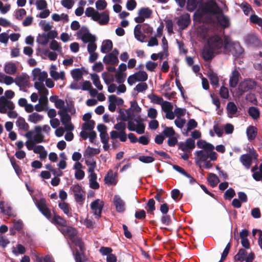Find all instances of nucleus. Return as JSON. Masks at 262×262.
I'll use <instances>...</instances> for the list:
<instances>
[{"mask_svg": "<svg viewBox=\"0 0 262 262\" xmlns=\"http://www.w3.org/2000/svg\"><path fill=\"white\" fill-rule=\"evenodd\" d=\"M240 74L239 72L236 69H234L232 72L231 76L230 77L229 85L230 87L234 88L236 86Z\"/></svg>", "mask_w": 262, "mask_h": 262, "instance_id": "obj_17", "label": "nucleus"}, {"mask_svg": "<svg viewBox=\"0 0 262 262\" xmlns=\"http://www.w3.org/2000/svg\"><path fill=\"white\" fill-rule=\"evenodd\" d=\"M207 181L212 187H215L220 182V179L215 174L213 173H210L208 174Z\"/></svg>", "mask_w": 262, "mask_h": 262, "instance_id": "obj_36", "label": "nucleus"}, {"mask_svg": "<svg viewBox=\"0 0 262 262\" xmlns=\"http://www.w3.org/2000/svg\"><path fill=\"white\" fill-rule=\"evenodd\" d=\"M37 42L42 46H46L49 42V39L47 36V34L43 33L42 34H39L37 37Z\"/></svg>", "mask_w": 262, "mask_h": 262, "instance_id": "obj_49", "label": "nucleus"}, {"mask_svg": "<svg viewBox=\"0 0 262 262\" xmlns=\"http://www.w3.org/2000/svg\"><path fill=\"white\" fill-rule=\"evenodd\" d=\"M0 209L3 214L9 216L12 215V208L8 205L5 207L4 202L3 201L0 202Z\"/></svg>", "mask_w": 262, "mask_h": 262, "instance_id": "obj_46", "label": "nucleus"}, {"mask_svg": "<svg viewBox=\"0 0 262 262\" xmlns=\"http://www.w3.org/2000/svg\"><path fill=\"white\" fill-rule=\"evenodd\" d=\"M85 13L88 17H92L93 20H98L99 13L97 11H96L93 7H90L87 8Z\"/></svg>", "mask_w": 262, "mask_h": 262, "instance_id": "obj_30", "label": "nucleus"}, {"mask_svg": "<svg viewBox=\"0 0 262 262\" xmlns=\"http://www.w3.org/2000/svg\"><path fill=\"white\" fill-rule=\"evenodd\" d=\"M16 124L20 129L25 131H27L29 129V126L28 124L25 121V119L21 117L18 118L16 122Z\"/></svg>", "mask_w": 262, "mask_h": 262, "instance_id": "obj_40", "label": "nucleus"}, {"mask_svg": "<svg viewBox=\"0 0 262 262\" xmlns=\"http://www.w3.org/2000/svg\"><path fill=\"white\" fill-rule=\"evenodd\" d=\"M152 13V10L148 7H142L138 11L139 16L135 18V21L137 23H142L145 18H149Z\"/></svg>", "mask_w": 262, "mask_h": 262, "instance_id": "obj_7", "label": "nucleus"}, {"mask_svg": "<svg viewBox=\"0 0 262 262\" xmlns=\"http://www.w3.org/2000/svg\"><path fill=\"white\" fill-rule=\"evenodd\" d=\"M104 206V202L99 199H96L91 204V208L95 215L98 217L101 216V212Z\"/></svg>", "mask_w": 262, "mask_h": 262, "instance_id": "obj_12", "label": "nucleus"}, {"mask_svg": "<svg viewBox=\"0 0 262 262\" xmlns=\"http://www.w3.org/2000/svg\"><path fill=\"white\" fill-rule=\"evenodd\" d=\"M126 76V75L125 73L123 72H117L115 75L116 82L118 83H122L124 82Z\"/></svg>", "mask_w": 262, "mask_h": 262, "instance_id": "obj_61", "label": "nucleus"}, {"mask_svg": "<svg viewBox=\"0 0 262 262\" xmlns=\"http://www.w3.org/2000/svg\"><path fill=\"white\" fill-rule=\"evenodd\" d=\"M239 7L246 15H248L251 12H254L251 6L246 2H243L239 5Z\"/></svg>", "mask_w": 262, "mask_h": 262, "instance_id": "obj_42", "label": "nucleus"}, {"mask_svg": "<svg viewBox=\"0 0 262 262\" xmlns=\"http://www.w3.org/2000/svg\"><path fill=\"white\" fill-rule=\"evenodd\" d=\"M103 61L105 64L115 65L119 62L118 57L110 53L106 54L104 57Z\"/></svg>", "mask_w": 262, "mask_h": 262, "instance_id": "obj_20", "label": "nucleus"}, {"mask_svg": "<svg viewBox=\"0 0 262 262\" xmlns=\"http://www.w3.org/2000/svg\"><path fill=\"white\" fill-rule=\"evenodd\" d=\"M248 113L253 119H257L259 117V112L257 108L252 106L250 107L248 110Z\"/></svg>", "mask_w": 262, "mask_h": 262, "instance_id": "obj_47", "label": "nucleus"}, {"mask_svg": "<svg viewBox=\"0 0 262 262\" xmlns=\"http://www.w3.org/2000/svg\"><path fill=\"white\" fill-rule=\"evenodd\" d=\"M68 111L72 113V109L69 108L68 110L67 108H62L58 112V115L60 116V120L62 124H65L69 123L71 121V117L70 115L68 113Z\"/></svg>", "mask_w": 262, "mask_h": 262, "instance_id": "obj_14", "label": "nucleus"}, {"mask_svg": "<svg viewBox=\"0 0 262 262\" xmlns=\"http://www.w3.org/2000/svg\"><path fill=\"white\" fill-rule=\"evenodd\" d=\"M114 128L119 132H125L126 125L124 121H121L120 122L114 125Z\"/></svg>", "mask_w": 262, "mask_h": 262, "instance_id": "obj_58", "label": "nucleus"}, {"mask_svg": "<svg viewBox=\"0 0 262 262\" xmlns=\"http://www.w3.org/2000/svg\"><path fill=\"white\" fill-rule=\"evenodd\" d=\"M75 259L76 262H82L85 258L84 253L80 252L78 250H75Z\"/></svg>", "mask_w": 262, "mask_h": 262, "instance_id": "obj_60", "label": "nucleus"}, {"mask_svg": "<svg viewBox=\"0 0 262 262\" xmlns=\"http://www.w3.org/2000/svg\"><path fill=\"white\" fill-rule=\"evenodd\" d=\"M216 20L219 25L224 28L230 26L229 18L223 14V12L222 13L217 15Z\"/></svg>", "mask_w": 262, "mask_h": 262, "instance_id": "obj_19", "label": "nucleus"}, {"mask_svg": "<svg viewBox=\"0 0 262 262\" xmlns=\"http://www.w3.org/2000/svg\"><path fill=\"white\" fill-rule=\"evenodd\" d=\"M113 48V42L110 39H107L102 42L101 47V52L103 53H106L112 50Z\"/></svg>", "mask_w": 262, "mask_h": 262, "instance_id": "obj_33", "label": "nucleus"}, {"mask_svg": "<svg viewBox=\"0 0 262 262\" xmlns=\"http://www.w3.org/2000/svg\"><path fill=\"white\" fill-rule=\"evenodd\" d=\"M256 84V82L250 79H245L242 81L238 87V91L239 95H242L244 93L254 89Z\"/></svg>", "mask_w": 262, "mask_h": 262, "instance_id": "obj_5", "label": "nucleus"}, {"mask_svg": "<svg viewBox=\"0 0 262 262\" xmlns=\"http://www.w3.org/2000/svg\"><path fill=\"white\" fill-rule=\"evenodd\" d=\"M130 108L127 110L119 109V115L117 118V120H121L122 121H126L129 119H132V118L129 114Z\"/></svg>", "mask_w": 262, "mask_h": 262, "instance_id": "obj_21", "label": "nucleus"}, {"mask_svg": "<svg viewBox=\"0 0 262 262\" xmlns=\"http://www.w3.org/2000/svg\"><path fill=\"white\" fill-rule=\"evenodd\" d=\"M15 82L19 87H27L29 85V77L25 73H22L15 78Z\"/></svg>", "mask_w": 262, "mask_h": 262, "instance_id": "obj_13", "label": "nucleus"}, {"mask_svg": "<svg viewBox=\"0 0 262 262\" xmlns=\"http://www.w3.org/2000/svg\"><path fill=\"white\" fill-rule=\"evenodd\" d=\"M51 222L55 225H57L60 226V227H64L67 225V220L63 217L57 214L54 215Z\"/></svg>", "mask_w": 262, "mask_h": 262, "instance_id": "obj_24", "label": "nucleus"}, {"mask_svg": "<svg viewBox=\"0 0 262 262\" xmlns=\"http://www.w3.org/2000/svg\"><path fill=\"white\" fill-rule=\"evenodd\" d=\"M114 204L117 212H123L125 210V203L119 196L115 195Z\"/></svg>", "mask_w": 262, "mask_h": 262, "instance_id": "obj_18", "label": "nucleus"}, {"mask_svg": "<svg viewBox=\"0 0 262 262\" xmlns=\"http://www.w3.org/2000/svg\"><path fill=\"white\" fill-rule=\"evenodd\" d=\"M244 50L238 42H234L227 37L225 38L224 54H231L235 57H238L242 54Z\"/></svg>", "mask_w": 262, "mask_h": 262, "instance_id": "obj_2", "label": "nucleus"}, {"mask_svg": "<svg viewBox=\"0 0 262 262\" xmlns=\"http://www.w3.org/2000/svg\"><path fill=\"white\" fill-rule=\"evenodd\" d=\"M104 181L106 184L110 185H114L117 184V180L112 170L110 169L108 170L107 174L104 177Z\"/></svg>", "mask_w": 262, "mask_h": 262, "instance_id": "obj_22", "label": "nucleus"}, {"mask_svg": "<svg viewBox=\"0 0 262 262\" xmlns=\"http://www.w3.org/2000/svg\"><path fill=\"white\" fill-rule=\"evenodd\" d=\"M250 20L252 23L262 27V18L259 17L257 15L252 14L250 17Z\"/></svg>", "mask_w": 262, "mask_h": 262, "instance_id": "obj_52", "label": "nucleus"}, {"mask_svg": "<svg viewBox=\"0 0 262 262\" xmlns=\"http://www.w3.org/2000/svg\"><path fill=\"white\" fill-rule=\"evenodd\" d=\"M213 51H214L209 47L204 48L202 51V57L204 60L207 61L211 60L213 57Z\"/></svg>", "mask_w": 262, "mask_h": 262, "instance_id": "obj_29", "label": "nucleus"}, {"mask_svg": "<svg viewBox=\"0 0 262 262\" xmlns=\"http://www.w3.org/2000/svg\"><path fill=\"white\" fill-rule=\"evenodd\" d=\"M145 209L147 213L154 215V211L156 210L155 201L154 199H150L147 203Z\"/></svg>", "mask_w": 262, "mask_h": 262, "instance_id": "obj_37", "label": "nucleus"}, {"mask_svg": "<svg viewBox=\"0 0 262 262\" xmlns=\"http://www.w3.org/2000/svg\"><path fill=\"white\" fill-rule=\"evenodd\" d=\"M140 161L144 163H150L155 161V159L150 156H141L139 157Z\"/></svg>", "mask_w": 262, "mask_h": 262, "instance_id": "obj_64", "label": "nucleus"}, {"mask_svg": "<svg viewBox=\"0 0 262 262\" xmlns=\"http://www.w3.org/2000/svg\"><path fill=\"white\" fill-rule=\"evenodd\" d=\"M208 77L210 80L211 85H215L216 86H219V77L217 74L215 73L212 70H210L208 72Z\"/></svg>", "mask_w": 262, "mask_h": 262, "instance_id": "obj_34", "label": "nucleus"}, {"mask_svg": "<svg viewBox=\"0 0 262 262\" xmlns=\"http://www.w3.org/2000/svg\"><path fill=\"white\" fill-rule=\"evenodd\" d=\"M110 20V16L107 11H103L99 13L98 19L97 21L101 25H105L108 24Z\"/></svg>", "mask_w": 262, "mask_h": 262, "instance_id": "obj_28", "label": "nucleus"}, {"mask_svg": "<svg viewBox=\"0 0 262 262\" xmlns=\"http://www.w3.org/2000/svg\"><path fill=\"white\" fill-rule=\"evenodd\" d=\"M247 255V252L244 249H240L237 253L234 256V259L235 261H243Z\"/></svg>", "mask_w": 262, "mask_h": 262, "instance_id": "obj_41", "label": "nucleus"}, {"mask_svg": "<svg viewBox=\"0 0 262 262\" xmlns=\"http://www.w3.org/2000/svg\"><path fill=\"white\" fill-rule=\"evenodd\" d=\"M230 248H231V244L230 243H229L227 244L225 248L224 249V250L222 254L221 258V259L220 260L219 262H223L225 260L226 257L227 256V255L229 252Z\"/></svg>", "mask_w": 262, "mask_h": 262, "instance_id": "obj_59", "label": "nucleus"}, {"mask_svg": "<svg viewBox=\"0 0 262 262\" xmlns=\"http://www.w3.org/2000/svg\"><path fill=\"white\" fill-rule=\"evenodd\" d=\"M208 46L218 53H223L224 41L219 35H214L209 38Z\"/></svg>", "mask_w": 262, "mask_h": 262, "instance_id": "obj_4", "label": "nucleus"}, {"mask_svg": "<svg viewBox=\"0 0 262 262\" xmlns=\"http://www.w3.org/2000/svg\"><path fill=\"white\" fill-rule=\"evenodd\" d=\"M196 13L199 17L204 15H217L222 13V9L218 4L214 0H210L205 2L201 7L200 11L197 10Z\"/></svg>", "mask_w": 262, "mask_h": 262, "instance_id": "obj_1", "label": "nucleus"}, {"mask_svg": "<svg viewBox=\"0 0 262 262\" xmlns=\"http://www.w3.org/2000/svg\"><path fill=\"white\" fill-rule=\"evenodd\" d=\"M65 237H67L72 242L77 234V229L74 227L66 225L58 229Z\"/></svg>", "mask_w": 262, "mask_h": 262, "instance_id": "obj_10", "label": "nucleus"}, {"mask_svg": "<svg viewBox=\"0 0 262 262\" xmlns=\"http://www.w3.org/2000/svg\"><path fill=\"white\" fill-rule=\"evenodd\" d=\"M74 193V198L77 203L82 204L85 200V193L83 190L82 187L77 184L71 187Z\"/></svg>", "mask_w": 262, "mask_h": 262, "instance_id": "obj_6", "label": "nucleus"}, {"mask_svg": "<svg viewBox=\"0 0 262 262\" xmlns=\"http://www.w3.org/2000/svg\"><path fill=\"white\" fill-rule=\"evenodd\" d=\"M235 194L234 190L232 188H229L225 191L224 198L226 200H231Z\"/></svg>", "mask_w": 262, "mask_h": 262, "instance_id": "obj_51", "label": "nucleus"}, {"mask_svg": "<svg viewBox=\"0 0 262 262\" xmlns=\"http://www.w3.org/2000/svg\"><path fill=\"white\" fill-rule=\"evenodd\" d=\"M43 118V116L37 113H33L29 116L28 121L30 122L36 123L37 122L41 121Z\"/></svg>", "mask_w": 262, "mask_h": 262, "instance_id": "obj_45", "label": "nucleus"}, {"mask_svg": "<svg viewBox=\"0 0 262 262\" xmlns=\"http://www.w3.org/2000/svg\"><path fill=\"white\" fill-rule=\"evenodd\" d=\"M162 108L163 111L166 113L168 111H170L173 109V106L170 102L164 101L162 105Z\"/></svg>", "mask_w": 262, "mask_h": 262, "instance_id": "obj_63", "label": "nucleus"}, {"mask_svg": "<svg viewBox=\"0 0 262 262\" xmlns=\"http://www.w3.org/2000/svg\"><path fill=\"white\" fill-rule=\"evenodd\" d=\"M202 2V0H187V10L189 12L193 11Z\"/></svg>", "mask_w": 262, "mask_h": 262, "instance_id": "obj_31", "label": "nucleus"}, {"mask_svg": "<svg viewBox=\"0 0 262 262\" xmlns=\"http://www.w3.org/2000/svg\"><path fill=\"white\" fill-rule=\"evenodd\" d=\"M17 70V67L15 63L9 62L7 63L4 67V71L6 73L9 75H14Z\"/></svg>", "mask_w": 262, "mask_h": 262, "instance_id": "obj_25", "label": "nucleus"}, {"mask_svg": "<svg viewBox=\"0 0 262 262\" xmlns=\"http://www.w3.org/2000/svg\"><path fill=\"white\" fill-rule=\"evenodd\" d=\"M239 161L246 168L249 169L252 164V157L249 154H244L240 157Z\"/></svg>", "mask_w": 262, "mask_h": 262, "instance_id": "obj_23", "label": "nucleus"}, {"mask_svg": "<svg viewBox=\"0 0 262 262\" xmlns=\"http://www.w3.org/2000/svg\"><path fill=\"white\" fill-rule=\"evenodd\" d=\"M107 6V3L105 0H98L96 2V7L97 10H103Z\"/></svg>", "mask_w": 262, "mask_h": 262, "instance_id": "obj_62", "label": "nucleus"}, {"mask_svg": "<svg viewBox=\"0 0 262 262\" xmlns=\"http://www.w3.org/2000/svg\"><path fill=\"white\" fill-rule=\"evenodd\" d=\"M99 152V149L88 146L84 152V156L85 158H93L92 157L93 155H98Z\"/></svg>", "mask_w": 262, "mask_h": 262, "instance_id": "obj_39", "label": "nucleus"}, {"mask_svg": "<svg viewBox=\"0 0 262 262\" xmlns=\"http://www.w3.org/2000/svg\"><path fill=\"white\" fill-rule=\"evenodd\" d=\"M135 76H136L137 81H145L148 78V75L146 72L144 71H139L136 72Z\"/></svg>", "mask_w": 262, "mask_h": 262, "instance_id": "obj_43", "label": "nucleus"}, {"mask_svg": "<svg viewBox=\"0 0 262 262\" xmlns=\"http://www.w3.org/2000/svg\"><path fill=\"white\" fill-rule=\"evenodd\" d=\"M187 128L186 133L185 134L186 136H187L188 132L190 131L192 129L197 127L198 123L194 119H191L187 122Z\"/></svg>", "mask_w": 262, "mask_h": 262, "instance_id": "obj_55", "label": "nucleus"}, {"mask_svg": "<svg viewBox=\"0 0 262 262\" xmlns=\"http://www.w3.org/2000/svg\"><path fill=\"white\" fill-rule=\"evenodd\" d=\"M148 97L151 100V102L158 104H161L163 102V99L161 97L158 96L154 94L149 95Z\"/></svg>", "mask_w": 262, "mask_h": 262, "instance_id": "obj_57", "label": "nucleus"}, {"mask_svg": "<svg viewBox=\"0 0 262 262\" xmlns=\"http://www.w3.org/2000/svg\"><path fill=\"white\" fill-rule=\"evenodd\" d=\"M178 146V148L183 152H191L195 146V141L192 138H189L187 139L185 142L179 143Z\"/></svg>", "mask_w": 262, "mask_h": 262, "instance_id": "obj_9", "label": "nucleus"}, {"mask_svg": "<svg viewBox=\"0 0 262 262\" xmlns=\"http://www.w3.org/2000/svg\"><path fill=\"white\" fill-rule=\"evenodd\" d=\"M14 96V92L12 90H7L5 92V96L0 97V113L6 114L7 112V108L12 110L14 108V103L8 99H11Z\"/></svg>", "mask_w": 262, "mask_h": 262, "instance_id": "obj_3", "label": "nucleus"}, {"mask_svg": "<svg viewBox=\"0 0 262 262\" xmlns=\"http://www.w3.org/2000/svg\"><path fill=\"white\" fill-rule=\"evenodd\" d=\"M71 75L73 79L75 80L78 81L82 78V72L78 68L75 69L71 71Z\"/></svg>", "mask_w": 262, "mask_h": 262, "instance_id": "obj_48", "label": "nucleus"}, {"mask_svg": "<svg viewBox=\"0 0 262 262\" xmlns=\"http://www.w3.org/2000/svg\"><path fill=\"white\" fill-rule=\"evenodd\" d=\"M227 111L228 114L233 115L237 112V108L234 102H229L227 105Z\"/></svg>", "mask_w": 262, "mask_h": 262, "instance_id": "obj_50", "label": "nucleus"}, {"mask_svg": "<svg viewBox=\"0 0 262 262\" xmlns=\"http://www.w3.org/2000/svg\"><path fill=\"white\" fill-rule=\"evenodd\" d=\"M257 128L253 126H249L246 130L247 136L250 140H254L257 135Z\"/></svg>", "mask_w": 262, "mask_h": 262, "instance_id": "obj_35", "label": "nucleus"}, {"mask_svg": "<svg viewBox=\"0 0 262 262\" xmlns=\"http://www.w3.org/2000/svg\"><path fill=\"white\" fill-rule=\"evenodd\" d=\"M245 41L247 44L253 47H258L260 45L259 39L254 34L247 35L245 38Z\"/></svg>", "mask_w": 262, "mask_h": 262, "instance_id": "obj_16", "label": "nucleus"}, {"mask_svg": "<svg viewBox=\"0 0 262 262\" xmlns=\"http://www.w3.org/2000/svg\"><path fill=\"white\" fill-rule=\"evenodd\" d=\"M91 76V79L93 80V83L95 85V86L97 87V88L99 90H102L103 89V86L101 84L99 76L96 73L92 74Z\"/></svg>", "mask_w": 262, "mask_h": 262, "instance_id": "obj_44", "label": "nucleus"}, {"mask_svg": "<svg viewBox=\"0 0 262 262\" xmlns=\"http://www.w3.org/2000/svg\"><path fill=\"white\" fill-rule=\"evenodd\" d=\"M97 176L95 172L91 173L89 175L90 187L94 189H98L100 186L97 182Z\"/></svg>", "mask_w": 262, "mask_h": 262, "instance_id": "obj_27", "label": "nucleus"}, {"mask_svg": "<svg viewBox=\"0 0 262 262\" xmlns=\"http://www.w3.org/2000/svg\"><path fill=\"white\" fill-rule=\"evenodd\" d=\"M95 121L94 120H90L88 122H85L82 125V128L83 130H92L95 126Z\"/></svg>", "mask_w": 262, "mask_h": 262, "instance_id": "obj_56", "label": "nucleus"}, {"mask_svg": "<svg viewBox=\"0 0 262 262\" xmlns=\"http://www.w3.org/2000/svg\"><path fill=\"white\" fill-rule=\"evenodd\" d=\"M165 192L162 189H157L155 199L159 203H164V198L163 197V195L165 194Z\"/></svg>", "mask_w": 262, "mask_h": 262, "instance_id": "obj_54", "label": "nucleus"}, {"mask_svg": "<svg viewBox=\"0 0 262 262\" xmlns=\"http://www.w3.org/2000/svg\"><path fill=\"white\" fill-rule=\"evenodd\" d=\"M86 30L88 31L87 32L84 33L82 34V35L80 37L81 40L84 43H86L88 42L89 43L92 42H95V41L96 40V37L94 35H92L91 33H90L87 29H86Z\"/></svg>", "mask_w": 262, "mask_h": 262, "instance_id": "obj_32", "label": "nucleus"}, {"mask_svg": "<svg viewBox=\"0 0 262 262\" xmlns=\"http://www.w3.org/2000/svg\"><path fill=\"white\" fill-rule=\"evenodd\" d=\"M85 163L88 166V171L91 173L95 172V169L96 167V161L94 158H85Z\"/></svg>", "mask_w": 262, "mask_h": 262, "instance_id": "obj_26", "label": "nucleus"}, {"mask_svg": "<svg viewBox=\"0 0 262 262\" xmlns=\"http://www.w3.org/2000/svg\"><path fill=\"white\" fill-rule=\"evenodd\" d=\"M58 206L59 208L63 211L64 213L68 216L71 217L72 216V212H70L71 209L70 205L68 203L64 202H60L58 204Z\"/></svg>", "mask_w": 262, "mask_h": 262, "instance_id": "obj_38", "label": "nucleus"}, {"mask_svg": "<svg viewBox=\"0 0 262 262\" xmlns=\"http://www.w3.org/2000/svg\"><path fill=\"white\" fill-rule=\"evenodd\" d=\"M162 134L165 137H170L175 135V131L172 127H165Z\"/></svg>", "mask_w": 262, "mask_h": 262, "instance_id": "obj_53", "label": "nucleus"}, {"mask_svg": "<svg viewBox=\"0 0 262 262\" xmlns=\"http://www.w3.org/2000/svg\"><path fill=\"white\" fill-rule=\"evenodd\" d=\"M36 205L39 210L48 220H50L51 218V213L49 208L47 206L45 199H40L38 202H37Z\"/></svg>", "mask_w": 262, "mask_h": 262, "instance_id": "obj_11", "label": "nucleus"}, {"mask_svg": "<svg viewBox=\"0 0 262 262\" xmlns=\"http://www.w3.org/2000/svg\"><path fill=\"white\" fill-rule=\"evenodd\" d=\"M195 155L200 161H206L208 158L211 161H215L217 158V154L216 152L212 150L208 152L204 150H199L195 152Z\"/></svg>", "mask_w": 262, "mask_h": 262, "instance_id": "obj_8", "label": "nucleus"}, {"mask_svg": "<svg viewBox=\"0 0 262 262\" xmlns=\"http://www.w3.org/2000/svg\"><path fill=\"white\" fill-rule=\"evenodd\" d=\"M191 19L189 15L187 14L180 17L177 21V25L179 26L181 30H184L190 25Z\"/></svg>", "mask_w": 262, "mask_h": 262, "instance_id": "obj_15", "label": "nucleus"}]
</instances>
